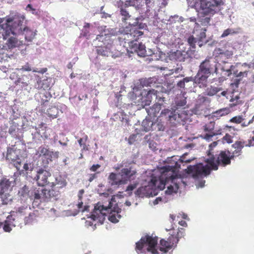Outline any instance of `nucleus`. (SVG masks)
<instances>
[{
  "instance_id": "obj_23",
  "label": "nucleus",
  "mask_w": 254,
  "mask_h": 254,
  "mask_svg": "<svg viewBox=\"0 0 254 254\" xmlns=\"http://www.w3.org/2000/svg\"><path fill=\"white\" fill-rule=\"evenodd\" d=\"M38 95L40 99V100H38V101L40 102L41 106L43 107L46 106L52 97L50 93L45 91L44 92H39Z\"/></svg>"
},
{
  "instance_id": "obj_62",
  "label": "nucleus",
  "mask_w": 254,
  "mask_h": 254,
  "mask_svg": "<svg viewBox=\"0 0 254 254\" xmlns=\"http://www.w3.org/2000/svg\"><path fill=\"white\" fill-rule=\"evenodd\" d=\"M97 177V173L89 174V176H88V180L90 182H91L94 179L96 178Z\"/></svg>"
},
{
  "instance_id": "obj_27",
  "label": "nucleus",
  "mask_w": 254,
  "mask_h": 254,
  "mask_svg": "<svg viewBox=\"0 0 254 254\" xmlns=\"http://www.w3.org/2000/svg\"><path fill=\"white\" fill-rule=\"evenodd\" d=\"M140 0H126L125 1H123V4L127 7L133 6L136 9L140 8Z\"/></svg>"
},
{
  "instance_id": "obj_25",
  "label": "nucleus",
  "mask_w": 254,
  "mask_h": 254,
  "mask_svg": "<svg viewBox=\"0 0 254 254\" xmlns=\"http://www.w3.org/2000/svg\"><path fill=\"white\" fill-rule=\"evenodd\" d=\"M14 221V218L13 217V215H10L7 217L3 225H2L3 229L5 232H9L11 230L10 226H15L13 223Z\"/></svg>"
},
{
  "instance_id": "obj_56",
  "label": "nucleus",
  "mask_w": 254,
  "mask_h": 254,
  "mask_svg": "<svg viewBox=\"0 0 254 254\" xmlns=\"http://www.w3.org/2000/svg\"><path fill=\"white\" fill-rule=\"evenodd\" d=\"M216 134V133L214 132H210L209 133L205 134L203 138L206 140H209L213 136Z\"/></svg>"
},
{
  "instance_id": "obj_13",
  "label": "nucleus",
  "mask_w": 254,
  "mask_h": 254,
  "mask_svg": "<svg viewBox=\"0 0 254 254\" xmlns=\"http://www.w3.org/2000/svg\"><path fill=\"white\" fill-rule=\"evenodd\" d=\"M110 35L109 34H99L96 36V40L99 41L104 42V40L107 41V45L105 46H98L96 47V52L98 55L103 57H108L111 55V47L112 41L110 39Z\"/></svg>"
},
{
  "instance_id": "obj_46",
  "label": "nucleus",
  "mask_w": 254,
  "mask_h": 254,
  "mask_svg": "<svg viewBox=\"0 0 254 254\" xmlns=\"http://www.w3.org/2000/svg\"><path fill=\"white\" fill-rule=\"evenodd\" d=\"M50 150L43 146H41L39 148L38 153L39 154V156L42 157L43 156H45L47 153H48Z\"/></svg>"
},
{
  "instance_id": "obj_24",
  "label": "nucleus",
  "mask_w": 254,
  "mask_h": 254,
  "mask_svg": "<svg viewBox=\"0 0 254 254\" xmlns=\"http://www.w3.org/2000/svg\"><path fill=\"white\" fill-rule=\"evenodd\" d=\"M157 91L154 89L148 91L145 97V99L142 102L143 103L144 102L145 106L149 105L153 99H155V100H156L157 98Z\"/></svg>"
},
{
  "instance_id": "obj_52",
  "label": "nucleus",
  "mask_w": 254,
  "mask_h": 254,
  "mask_svg": "<svg viewBox=\"0 0 254 254\" xmlns=\"http://www.w3.org/2000/svg\"><path fill=\"white\" fill-rule=\"evenodd\" d=\"M87 139H88V136L86 135H85L84 137L80 138L78 140V142L80 146H83L84 149L85 147V142H86Z\"/></svg>"
},
{
  "instance_id": "obj_21",
  "label": "nucleus",
  "mask_w": 254,
  "mask_h": 254,
  "mask_svg": "<svg viewBox=\"0 0 254 254\" xmlns=\"http://www.w3.org/2000/svg\"><path fill=\"white\" fill-rule=\"evenodd\" d=\"M117 5L120 9V14L122 16V21L125 22L131 16L127 10V7L123 4V1L122 0H119L117 2Z\"/></svg>"
},
{
  "instance_id": "obj_48",
  "label": "nucleus",
  "mask_w": 254,
  "mask_h": 254,
  "mask_svg": "<svg viewBox=\"0 0 254 254\" xmlns=\"http://www.w3.org/2000/svg\"><path fill=\"white\" fill-rule=\"evenodd\" d=\"M220 52L219 54L221 58L224 57H226L227 59H229L232 57L233 56V52L231 51H226L225 52H221V50L219 49L218 50Z\"/></svg>"
},
{
  "instance_id": "obj_34",
  "label": "nucleus",
  "mask_w": 254,
  "mask_h": 254,
  "mask_svg": "<svg viewBox=\"0 0 254 254\" xmlns=\"http://www.w3.org/2000/svg\"><path fill=\"white\" fill-rule=\"evenodd\" d=\"M29 209L28 208L27 206H22L21 207H18L15 211H13L12 212V215L13 216H17L19 214H20V215H24L26 214L27 211Z\"/></svg>"
},
{
  "instance_id": "obj_45",
  "label": "nucleus",
  "mask_w": 254,
  "mask_h": 254,
  "mask_svg": "<svg viewBox=\"0 0 254 254\" xmlns=\"http://www.w3.org/2000/svg\"><path fill=\"white\" fill-rule=\"evenodd\" d=\"M215 123L210 122L208 124H206L204 126V130L205 131H208L209 132H213L212 130L214 128Z\"/></svg>"
},
{
  "instance_id": "obj_63",
  "label": "nucleus",
  "mask_w": 254,
  "mask_h": 254,
  "mask_svg": "<svg viewBox=\"0 0 254 254\" xmlns=\"http://www.w3.org/2000/svg\"><path fill=\"white\" fill-rule=\"evenodd\" d=\"M25 9L26 10H30V11H31L32 13L33 14H35V12L36 11V9L32 7V5L31 4H28L27 5Z\"/></svg>"
},
{
  "instance_id": "obj_64",
  "label": "nucleus",
  "mask_w": 254,
  "mask_h": 254,
  "mask_svg": "<svg viewBox=\"0 0 254 254\" xmlns=\"http://www.w3.org/2000/svg\"><path fill=\"white\" fill-rule=\"evenodd\" d=\"M135 137H136L135 135H134V134L131 135L128 138V143L130 144H132L135 140Z\"/></svg>"
},
{
  "instance_id": "obj_5",
  "label": "nucleus",
  "mask_w": 254,
  "mask_h": 254,
  "mask_svg": "<svg viewBox=\"0 0 254 254\" xmlns=\"http://www.w3.org/2000/svg\"><path fill=\"white\" fill-rule=\"evenodd\" d=\"M207 155L208 158L205 160V162L210 165L213 170H217L219 165L225 167L230 165L231 160L234 159L231 152L228 150L221 151L216 160L214 154L210 152V150L208 152Z\"/></svg>"
},
{
  "instance_id": "obj_4",
  "label": "nucleus",
  "mask_w": 254,
  "mask_h": 254,
  "mask_svg": "<svg viewBox=\"0 0 254 254\" xmlns=\"http://www.w3.org/2000/svg\"><path fill=\"white\" fill-rule=\"evenodd\" d=\"M213 70L217 72L216 64L213 65L211 58L208 57L202 62L199 66L198 72L195 76L194 81L200 88L205 87L207 83V79Z\"/></svg>"
},
{
  "instance_id": "obj_50",
  "label": "nucleus",
  "mask_w": 254,
  "mask_h": 254,
  "mask_svg": "<svg viewBox=\"0 0 254 254\" xmlns=\"http://www.w3.org/2000/svg\"><path fill=\"white\" fill-rule=\"evenodd\" d=\"M236 32H235L234 30L231 28H228L226 30H225L222 33V34L221 36V38H224L226 36H228L230 34H234Z\"/></svg>"
},
{
  "instance_id": "obj_32",
  "label": "nucleus",
  "mask_w": 254,
  "mask_h": 254,
  "mask_svg": "<svg viewBox=\"0 0 254 254\" xmlns=\"http://www.w3.org/2000/svg\"><path fill=\"white\" fill-rule=\"evenodd\" d=\"M39 84V87L43 89L45 91L50 89L51 86V80L45 79L37 82Z\"/></svg>"
},
{
  "instance_id": "obj_8",
  "label": "nucleus",
  "mask_w": 254,
  "mask_h": 254,
  "mask_svg": "<svg viewBox=\"0 0 254 254\" xmlns=\"http://www.w3.org/2000/svg\"><path fill=\"white\" fill-rule=\"evenodd\" d=\"M122 169L119 175L122 177L125 185L128 182L134 180L137 175V170L133 161H123L115 169L116 170Z\"/></svg>"
},
{
  "instance_id": "obj_31",
  "label": "nucleus",
  "mask_w": 254,
  "mask_h": 254,
  "mask_svg": "<svg viewBox=\"0 0 254 254\" xmlns=\"http://www.w3.org/2000/svg\"><path fill=\"white\" fill-rule=\"evenodd\" d=\"M161 105L160 104H154L152 107L148 109V114L152 115L153 116H156L157 114H158L159 112V111L161 110Z\"/></svg>"
},
{
  "instance_id": "obj_15",
  "label": "nucleus",
  "mask_w": 254,
  "mask_h": 254,
  "mask_svg": "<svg viewBox=\"0 0 254 254\" xmlns=\"http://www.w3.org/2000/svg\"><path fill=\"white\" fill-rule=\"evenodd\" d=\"M189 172L192 173L194 178H197L202 175L207 176L210 173L211 166L207 165H203L199 163L193 166H190L188 167Z\"/></svg>"
},
{
  "instance_id": "obj_33",
  "label": "nucleus",
  "mask_w": 254,
  "mask_h": 254,
  "mask_svg": "<svg viewBox=\"0 0 254 254\" xmlns=\"http://www.w3.org/2000/svg\"><path fill=\"white\" fill-rule=\"evenodd\" d=\"M11 35H10L9 36H8L6 39H8L7 41L6 44L7 45V46L9 48H12L14 47H15L18 45V40L17 39L11 36Z\"/></svg>"
},
{
  "instance_id": "obj_16",
  "label": "nucleus",
  "mask_w": 254,
  "mask_h": 254,
  "mask_svg": "<svg viewBox=\"0 0 254 254\" xmlns=\"http://www.w3.org/2000/svg\"><path fill=\"white\" fill-rule=\"evenodd\" d=\"M164 167H172L174 168L175 169V174L176 175L173 179H168L165 183V185L171 182L173 185H170L167 187V190H166V193L168 194H171L173 192H177L179 189V185L175 182V180L178 177V169L180 167V165L178 164L177 162L175 163L174 165H166Z\"/></svg>"
},
{
  "instance_id": "obj_47",
  "label": "nucleus",
  "mask_w": 254,
  "mask_h": 254,
  "mask_svg": "<svg viewBox=\"0 0 254 254\" xmlns=\"http://www.w3.org/2000/svg\"><path fill=\"white\" fill-rule=\"evenodd\" d=\"M244 121L242 116H238L233 117L230 120V122L235 124H240Z\"/></svg>"
},
{
  "instance_id": "obj_18",
  "label": "nucleus",
  "mask_w": 254,
  "mask_h": 254,
  "mask_svg": "<svg viewBox=\"0 0 254 254\" xmlns=\"http://www.w3.org/2000/svg\"><path fill=\"white\" fill-rule=\"evenodd\" d=\"M51 176V174L50 172L41 168L37 171V174L35 178L39 186L44 187L51 184L48 180V178Z\"/></svg>"
},
{
  "instance_id": "obj_42",
  "label": "nucleus",
  "mask_w": 254,
  "mask_h": 254,
  "mask_svg": "<svg viewBox=\"0 0 254 254\" xmlns=\"http://www.w3.org/2000/svg\"><path fill=\"white\" fill-rule=\"evenodd\" d=\"M188 42L190 47L192 49L195 48V44L197 43V40L193 36H190L188 39Z\"/></svg>"
},
{
  "instance_id": "obj_26",
  "label": "nucleus",
  "mask_w": 254,
  "mask_h": 254,
  "mask_svg": "<svg viewBox=\"0 0 254 254\" xmlns=\"http://www.w3.org/2000/svg\"><path fill=\"white\" fill-rule=\"evenodd\" d=\"M50 185L53 187H56V189L59 190L60 189L64 188L66 186L67 183L64 179L60 177L56 178L55 181L52 182Z\"/></svg>"
},
{
  "instance_id": "obj_54",
  "label": "nucleus",
  "mask_w": 254,
  "mask_h": 254,
  "mask_svg": "<svg viewBox=\"0 0 254 254\" xmlns=\"http://www.w3.org/2000/svg\"><path fill=\"white\" fill-rule=\"evenodd\" d=\"M137 184V183H134L128 185L127 187L126 191L127 192L130 191L131 192V191L136 188Z\"/></svg>"
},
{
  "instance_id": "obj_30",
  "label": "nucleus",
  "mask_w": 254,
  "mask_h": 254,
  "mask_svg": "<svg viewBox=\"0 0 254 254\" xmlns=\"http://www.w3.org/2000/svg\"><path fill=\"white\" fill-rule=\"evenodd\" d=\"M59 113V110L55 106H52L47 110V114L48 117L53 119L57 118Z\"/></svg>"
},
{
  "instance_id": "obj_9",
  "label": "nucleus",
  "mask_w": 254,
  "mask_h": 254,
  "mask_svg": "<svg viewBox=\"0 0 254 254\" xmlns=\"http://www.w3.org/2000/svg\"><path fill=\"white\" fill-rule=\"evenodd\" d=\"M186 116V114L183 113H179L176 110L171 111L167 109L162 111L158 120L171 126H175L184 121Z\"/></svg>"
},
{
  "instance_id": "obj_3",
  "label": "nucleus",
  "mask_w": 254,
  "mask_h": 254,
  "mask_svg": "<svg viewBox=\"0 0 254 254\" xmlns=\"http://www.w3.org/2000/svg\"><path fill=\"white\" fill-rule=\"evenodd\" d=\"M112 201L115 202V198L113 197L109 202L108 206L97 204L92 212L91 218L94 220L103 221L105 219V216L110 211L108 217L109 220L113 223L118 222L121 218V215L119 214L121 212V209L118 207L117 208L114 207V209H112Z\"/></svg>"
},
{
  "instance_id": "obj_12",
  "label": "nucleus",
  "mask_w": 254,
  "mask_h": 254,
  "mask_svg": "<svg viewBox=\"0 0 254 254\" xmlns=\"http://www.w3.org/2000/svg\"><path fill=\"white\" fill-rule=\"evenodd\" d=\"M223 0H200V7L205 14L213 15L220 10Z\"/></svg>"
},
{
  "instance_id": "obj_17",
  "label": "nucleus",
  "mask_w": 254,
  "mask_h": 254,
  "mask_svg": "<svg viewBox=\"0 0 254 254\" xmlns=\"http://www.w3.org/2000/svg\"><path fill=\"white\" fill-rule=\"evenodd\" d=\"M252 141H245L243 139L237 140L234 144L232 145V147L234 149V150L231 153L232 156L234 158L236 157H239L242 154V149L244 147H250L252 146Z\"/></svg>"
},
{
  "instance_id": "obj_19",
  "label": "nucleus",
  "mask_w": 254,
  "mask_h": 254,
  "mask_svg": "<svg viewBox=\"0 0 254 254\" xmlns=\"http://www.w3.org/2000/svg\"><path fill=\"white\" fill-rule=\"evenodd\" d=\"M128 45L132 53H136L140 57H144L146 56V51L145 46L141 43H137V42H132Z\"/></svg>"
},
{
  "instance_id": "obj_38",
  "label": "nucleus",
  "mask_w": 254,
  "mask_h": 254,
  "mask_svg": "<svg viewBox=\"0 0 254 254\" xmlns=\"http://www.w3.org/2000/svg\"><path fill=\"white\" fill-rule=\"evenodd\" d=\"M231 110L229 108H224L216 111L215 114L217 117H222L229 114Z\"/></svg>"
},
{
  "instance_id": "obj_29",
  "label": "nucleus",
  "mask_w": 254,
  "mask_h": 254,
  "mask_svg": "<svg viewBox=\"0 0 254 254\" xmlns=\"http://www.w3.org/2000/svg\"><path fill=\"white\" fill-rule=\"evenodd\" d=\"M206 29H201L198 35H197L196 39L197 40V44L199 47H201L202 46L204 43V40L206 38ZM206 42H204L205 43Z\"/></svg>"
},
{
  "instance_id": "obj_61",
  "label": "nucleus",
  "mask_w": 254,
  "mask_h": 254,
  "mask_svg": "<svg viewBox=\"0 0 254 254\" xmlns=\"http://www.w3.org/2000/svg\"><path fill=\"white\" fill-rule=\"evenodd\" d=\"M101 167L99 164L93 165L90 168V171L92 172H95Z\"/></svg>"
},
{
  "instance_id": "obj_51",
  "label": "nucleus",
  "mask_w": 254,
  "mask_h": 254,
  "mask_svg": "<svg viewBox=\"0 0 254 254\" xmlns=\"http://www.w3.org/2000/svg\"><path fill=\"white\" fill-rule=\"evenodd\" d=\"M223 140L228 143H231L233 142V137L229 134L226 133L223 137Z\"/></svg>"
},
{
  "instance_id": "obj_22",
  "label": "nucleus",
  "mask_w": 254,
  "mask_h": 254,
  "mask_svg": "<svg viewBox=\"0 0 254 254\" xmlns=\"http://www.w3.org/2000/svg\"><path fill=\"white\" fill-rule=\"evenodd\" d=\"M108 180L109 183L112 186H119L120 185H125L122 177L119 178L118 175L115 173H110L108 177Z\"/></svg>"
},
{
  "instance_id": "obj_44",
  "label": "nucleus",
  "mask_w": 254,
  "mask_h": 254,
  "mask_svg": "<svg viewBox=\"0 0 254 254\" xmlns=\"http://www.w3.org/2000/svg\"><path fill=\"white\" fill-rule=\"evenodd\" d=\"M239 99L240 97L239 95H236L235 96H233L230 99V102L233 103V104H231V107L235 106L237 105L241 104L242 102L239 100Z\"/></svg>"
},
{
  "instance_id": "obj_59",
  "label": "nucleus",
  "mask_w": 254,
  "mask_h": 254,
  "mask_svg": "<svg viewBox=\"0 0 254 254\" xmlns=\"http://www.w3.org/2000/svg\"><path fill=\"white\" fill-rule=\"evenodd\" d=\"M187 101L185 99L176 102V105L178 107H183L186 104Z\"/></svg>"
},
{
  "instance_id": "obj_1",
  "label": "nucleus",
  "mask_w": 254,
  "mask_h": 254,
  "mask_svg": "<svg viewBox=\"0 0 254 254\" xmlns=\"http://www.w3.org/2000/svg\"><path fill=\"white\" fill-rule=\"evenodd\" d=\"M25 18L24 14L16 10H11L6 18V23L2 26L3 28V39L6 40L10 35L14 36L22 34L24 35L26 41L31 42L35 38L37 31L24 26L23 24L26 21Z\"/></svg>"
},
{
  "instance_id": "obj_14",
  "label": "nucleus",
  "mask_w": 254,
  "mask_h": 254,
  "mask_svg": "<svg viewBox=\"0 0 254 254\" xmlns=\"http://www.w3.org/2000/svg\"><path fill=\"white\" fill-rule=\"evenodd\" d=\"M20 151L17 150L15 145L7 148L6 160L12 164L18 171L21 165V160L19 157Z\"/></svg>"
},
{
  "instance_id": "obj_39",
  "label": "nucleus",
  "mask_w": 254,
  "mask_h": 254,
  "mask_svg": "<svg viewBox=\"0 0 254 254\" xmlns=\"http://www.w3.org/2000/svg\"><path fill=\"white\" fill-rule=\"evenodd\" d=\"M0 198L3 204H7L12 200L11 197L8 192L0 194Z\"/></svg>"
},
{
  "instance_id": "obj_53",
  "label": "nucleus",
  "mask_w": 254,
  "mask_h": 254,
  "mask_svg": "<svg viewBox=\"0 0 254 254\" xmlns=\"http://www.w3.org/2000/svg\"><path fill=\"white\" fill-rule=\"evenodd\" d=\"M29 165L28 163H25L23 165V169L26 171V173L27 175L30 174L33 170V168L29 167Z\"/></svg>"
},
{
  "instance_id": "obj_6",
  "label": "nucleus",
  "mask_w": 254,
  "mask_h": 254,
  "mask_svg": "<svg viewBox=\"0 0 254 254\" xmlns=\"http://www.w3.org/2000/svg\"><path fill=\"white\" fill-rule=\"evenodd\" d=\"M51 189H34L32 194L35 201L49 202L57 200L60 196V190L50 185Z\"/></svg>"
},
{
  "instance_id": "obj_49",
  "label": "nucleus",
  "mask_w": 254,
  "mask_h": 254,
  "mask_svg": "<svg viewBox=\"0 0 254 254\" xmlns=\"http://www.w3.org/2000/svg\"><path fill=\"white\" fill-rule=\"evenodd\" d=\"M83 202L82 200L79 201L78 200V203L77 204V208L80 210L82 212H84L88 210L89 206L88 205H85L84 207H83Z\"/></svg>"
},
{
  "instance_id": "obj_2",
  "label": "nucleus",
  "mask_w": 254,
  "mask_h": 254,
  "mask_svg": "<svg viewBox=\"0 0 254 254\" xmlns=\"http://www.w3.org/2000/svg\"><path fill=\"white\" fill-rule=\"evenodd\" d=\"M175 168L172 167H162L160 168V175L158 178L152 176L148 185L139 188L135 192L139 197H150L155 195L156 190H162L168 179H173L176 175Z\"/></svg>"
},
{
  "instance_id": "obj_11",
  "label": "nucleus",
  "mask_w": 254,
  "mask_h": 254,
  "mask_svg": "<svg viewBox=\"0 0 254 254\" xmlns=\"http://www.w3.org/2000/svg\"><path fill=\"white\" fill-rule=\"evenodd\" d=\"M179 230L176 234H173L170 235L167 240L165 239H161L160 241V247L159 250L163 253H167L170 250L174 248L177 246L179 239L183 236V229Z\"/></svg>"
},
{
  "instance_id": "obj_36",
  "label": "nucleus",
  "mask_w": 254,
  "mask_h": 254,
  "mask_svg": "<svg viewBox=\"0 0 254 254\" xmlns=\"http://www.w3.org/2000/svg\"><path fill=\"white\" fill-rule=\"evenodd\" d=\"M222 90V88L210 86V87L207 88L206 90V95L209 96H213L216 94L218 92Z\"/></svg>"
},
{
  "instance_id": "obj_7",
  "label": "nucleus",
  "mask_w": 254,
  "mask_h": 254,
  "mask_svg": "<svg viewBox=\"0 0 254 254\" xmlns=\"http://www.w3.org/2000/svg\"><path fill=\"white\" fill-rule=\"evenodd\" d=\"M158 242L157 237H152L146 235L142 237L140 240L136 243L135 250L138 254L144 252L145 251L151 253L152 254H158L157 249L156 248Z\"/></svg>"
},
{
  "instance_id": "obj_28",
  "label": "nucleus",
  "mask_w": 254,
  "mask_h": 254,
  "mask_svg": "<svg viewBox=\"0 0 254 254\" xmlns=\"http://www.w3.org/2000/svg\"><path fill=\"white\" fill-rule=\"evenodd\" d=\"M20 70L22 71H30L32 70L34 72H38L40 73H44L47 70V69L46 68H41L40 70H39L37 68V69H33V70L31 68V66H30V64L29 63H26L25 65L24 66H22L21 68H20Z\"/></svg>"
},
{
  "instance_id": "obj_60",
  "label": "nucleus",
  "mask_w": 254,
  "mask_h": 254,
  "mask_svg": "<svg viewBox=\"0 0 254 254\" xmlns=\"http://www.w3.org/2000/svg\"><path fill=\"white\" fill-rule=\"evenodd\" d=\"M157 122H159V123L157 125L158 129L159 130H164V128H165V127L164 126V123H162V122H161L160 120H157Z\"/></svg>"
},
{
  "instance_id": "obj_58",
  "label": "nucleus",
  "mask_w": 254,
  "mask_h": 254,
  "mask_svg": "<svg viewBox=\"0 0 254 254\" xmlns=\"http://www.w3.org/2000/svg\"><path fill=\"white\" fill-rule=\"evenodd\" d=\"M235 68V66L233 65H231L230 67V68H228L227 69H224V67L222 68V69L223 70L226 71V75L229 76L232 74V71L233 70V69Z\"/></svg>"
},
{
  "instance_id": "obj_43",
  "label": "nucleus",
  "mask_w": 254,
  "mask_h": 254,
  "mask_svg": "<svg viewBox=\"0 0 254 254\" xmlns=\"http://www.w3.org/2000/svg\"><path fill=\"white\" fill-rule=\"evenodd\" d=\"M192 80V77H187L183 78V80L179 81L177 83V86L180 88H184L185 86V83L189 82Z\"/></svg>"
},
{
  "instance_id": "obj_10",
  "label": "nucleus",
  "mask_w": 254,
  "mask_h": 254,
  "mask_svg": "<svg viewBox=\"0 0 254 254\" xmlns=\"http://www.w3.org/2000/svg\"><path fill=\"white\" fill-rule=\"evenodd\" d=\"M145 24L140 23L138 25H129L127 26L124 30V39L126 41V43H127L128 45L132 42H137V40L143 34V32L140 29L144 28Z\"/></svg>"
},
{
  "instance_id": "obj_41",
  "label": "nucleus",
  "mask_w": 254,
  "mask_h": 254,
  "mask_svg": "<svg viewBox=\"0 0 254 254\" xmlns=\"http://www.w3.org/2000/svg\"><path fill=\"white\" fill-rule=\"evenodd\" d=\"M153 123L148 120H143L142 123V126L144 127L145 131H148L150 129Z\"/></svg>"
},
{
  "instance_id": "obj_57",
  "label": "nucleus",
  "mask_w": 254,
  "mask_h": 254,
  "mask_svg": "<svg viewBox=\"0 0 254 254\" xmlns=\"http://www.w3.org/2000/svg\"><path fill=\"white\" fill-rule=\"evenodd\" d=\"M8 15H7L4 18H0V24H1L0 26L1 27L2 31L0 33H1V36H2V32L3 31V28L2 27V25L5 24L6 23V18ZM3 37V36H2Z\"/></svg>"
},
{
  "instance_id": "obj_20",
  "label": "nucleus",
  "mask_w": 254,
  "mask_h": 254,
  "mask_svg": "<svg viewBox=\"0 0 254 254\" xmlns=\"http://www.w3.org/2000/svg\"><path fill=\"white\" fill-rule=\"evenodd\" d=\"M13 181H10L6 178H2L0 181V194L7 192L10 190L11 186H13L14 184V179Z\"/></svg>"
},
{
  "instance_id": "obj_37",
  "label": "nucleus",
  "mask_w": 254,
  "mask_h": 254,
  "mask_svg": "<svg viewBox=\"0 0 254 254\" xmlns=\"http://www.w3.org/2000/svg\"><path fill=\"white\" fill-rule=\"evenodd\" d=\"M37 215L35 212L30 213L28 216L25 217L24 220L26 224H31L37 220Z\"/></svg>"
},
{
  "instance_id": "obj_40",
  "label": "nucleus",
  "mask_w": 254,
  "mask_h": 254,
  "mask_svg": "<svg viewBox=\"0 0 254 254\" xmlns=\"http://www.w3.org/2000/svg\"><path fill=\"white\" fill-rule=\"evenodd\" d=\"M27 78V76L25 75H22L20 77H19L14 82L15 84L16 85L22 84L23 87L28 86V83L25 81L24 78Z\"/></svg>"
},
{
  "instance_id": "obj_35",
  "label": "nucleus",
  "mask_w": 254,
  "mask_h": 254,
  "mask_svg": "<svg viewBox=\"0 0 254 254\" xmlns=\"http://www.w3.org/2000/svg\"><path fill=\"white\" fill-rule=\"evenodd\" d=\"M54 153L53 151H50L48 153L45 155V156L42 157L44 166L45 167L47 166L49 162L52 161V156Z\"/></svg>"
},
{
  "instance_id": "obj_55",
  "label": "nucleus",
  "mask_w": 254,
  "mask_h": 254,
  "mask_svg": "<svg viewBox=\"0 0 254 254\" xmlns=\"http://www.w3.org/2000/svg\"><path fill=\"white\" fill-rule=\"evenodd\" d=\"M234 74L237 77L247 76L248 75V72L247 71L244 72L240 71L239 72H238V71H234Z\"/></svg>"
}]
</instances>
